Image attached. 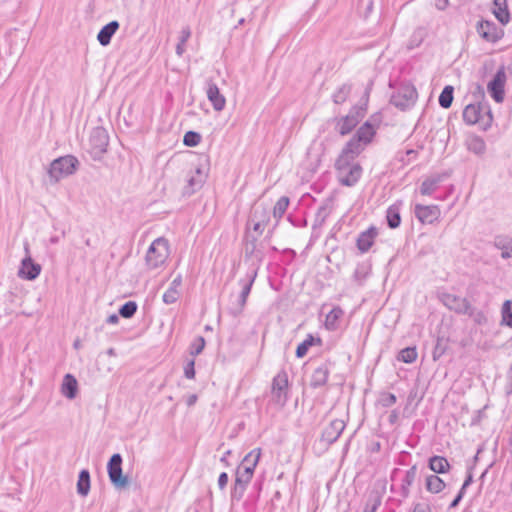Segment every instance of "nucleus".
I'll return each mask as SVG.
<instances>
[{
  "mask_svg": "<svg viewBox=\"0 0 512 512\" xmlns=\"http://www.w3.org/2000/svg\"><path fill=\"white\" fill-rule=\"evenodd\" d=\"M363 135L360 133L356 140H349L335 161L337 179L343 186H355L362 176L363 169L355 160L365 150L364 140L368 138Z\"/></svg>",
  "mask_w": 512,
  "mask_h": 512,
  "instance_id": "1",
  "label": "nucleus"
},
{
  "mask_svg": "<svg viewBox=\"0 0 512 512\" xmlns=\"http://www.w3.org/2000/svg\"><path fill=\"white\" fill-rule=\"evenodd\" d=\"M169 247L165 238L155 239L149 246L146 253V264L151 269H156L163 265L168 258Z\"/></svg>",
  "mask_w": 512,
  "mask_h": 512,
  "instance_id": "2",
  "label": "nucleus"
},
{
  "mask_svg": "<svg viewBox=\"0 0 512 512\" xmlns=\"http://www.w3.org/2000/svg\"><path fill=\"white\" fill-rule=\"evenodd\" d=\"M78 165L79 161L76 157L72 155L62 156L55 159L50 164L48 174L50 178L57 182L60 179L73 174Z\"/></svg>",
  "mask_w": 512,
  "mask_h": 512,
  "instance_id": "3",
  "label": "nucleus"
},
{
  "mask_svg": "<svg viewBox=\"0 0 512 512\" xmlns=\"http://www.w3.org/2000/svg\"><path fill=\"white\" fill-rule=\"evenodd\" d=\"M418 98L416 88L410 84L401 85L391 96L390 103L402 111L413 107Z\"/></svg>",
  "mask_w": 512,
  "mask_h": 512,
  "instance_id": "4",
  "label": "nucleus"
},
{
  "mask_svg": "<svg viewBox=\"0 0 512 512\" xmlns=\"http://www.w3.org/2000/svg\"><path fill=\"white\" fill-rule=\"evenodd\" d=\"M364 106H353L346 116L339 118L336 122V130L340 135L349 134L365 116Z\"/></svg>",
  "mask_w": 512,
  "mask_h": 512,
  "instance_id": "5",
  "label": "nucleus"
},
{
  "mask_svg": "<svg viewBox=\"0 0 512 512\" xmlns=\"http://www.w3.org/2000/svg\"><path fill=\"white\" fill-rule=\"evenodd\" d=\"M256 276L257 271L254 270L251 273L247 274V277L245 279H241L239 281V284L241 286V292L238 294L236 301L232 303V306L230 308V312L233 316H238L243 312Z\"/></svg>",
  "mask_w": 512,
  "mask_h": 512,
  "instance_id": "6",
  "label": "nucleus"
},
{
  "mask_svg": "<svg viewBox=\"0 0 512 512\" xmlns=\"http://www.w3.org/2000/svg\"><path fill=\"white\" fill-rule=\"evenodd\" d=\"M109 144V136L103 127H95L89 137L90 154L94 159H99L106 151Z\"/></svg>",
  "mask_w": 512,
  "mask_h": 512,
  "instance_id": "7",
  "label": "nucleus"
},
{
  "mask_svg": "<svg viewBox=\"0 0 512 512\" xmlns=\"http://www.w3.org/2000/svg\"><path fill=\"white\" fill-rule=\"evenodd\" d=\"M122 456L115 453L111 456L107 464V471L110 482L118 489L124 488L128 485V477L122 473Z\"/></svg>",
  "mask_w": 512,
  "mask_h": 512,
  "instance_id": "8",
  "label": "nucleus"
},
{
  "mask_svg": "<svg viewBox=\"0 0 512 512\" xmlns=\"http://www.w3.org/2000/svg\"><path fill=\"white\" fill-rule=\"evenodd\" d=\"M288 375L285 371H280L272 380L271 394L273 401L283 407L288 400Z\"/></svg>",
  "mask_w": 512,
  "mask_h": 512,
  "instance_id": "9",
  "label": "nucleus"
},
{
  "mask_svg": "<svg viewBox=\"0 0 512 512\" xmlns=\"http://www.w3.org/2000/svg\"><path fill=\"white\" fill-rule=\"evenodd\" d=\"M476 30L479 36L489 43H496L504 36V30L493 21H479Z\"/></svg>",
  "mask_w": 512,
  "mask_h": 512,
  "instance_id": "10",
  "label": "nucleus"
},
{
  "mask_svg": "<svg viewBox=\"0 0 512 512\" xmlns=\"http://www.w3.org/2000/svg\"><path fill=\"white\" fill-rule=\"evenodd\" d=\"M438 298L446 308L457 314L464 315L469 311L470 302L464 297L443 292L439 294Z\"/></svg>",
  "mask_w": 512,
  "mask_h": 512,
  "instance_id": "11",
  "label": "nucleus"
},
{
  "mask_svg": "<svg viewBox=\"0 0 512 512\" xmlns=\"http://www.w3.org/2000/svg\"><path fill=\"white\" fill-rule=\"evenodd\" d=\"M346 427V423L341 419H334L323 429L320 442L328 447L338 440Z\"/></svg>",
  "mask_w": 512,
  "mask_h": 512,
  "instance_id": "12",
  "label": "nucleus"
},
{
  "mask_svg": "<svg viewBox=\"0 0 512 512\" xmlns=\"http://www.w3.org/2000/svg\"><path fill=\"white\" fill-rule=\"evenodd\" d=\"M381 122V115L379 113L373 114L366 122H364L356 131L354 136L350 140H356L360 133L365 134L368 140H364L365 148L372 142L374 136L376 135V131Z\"/></svg>",
  "mask_w": 512,
  "mask_h": 512,
  "instance_id": "13",
  "label": "nucleus"
},
{
  "mask_svg": "<svg viewBox=\"0 0 512 512\" xmlns=\"http://www.w3.org/2000/svg\"><path fill=\"white\" fill-rule=\"evenodd\" d=\"M25 250H26L27 256L21 261V266H20L18 274L22 279L31 281V280L36 279L40 275L41 265L34 262L32 260V258L30 257L28 245L25 246Z\"/></svg>",
  "mask_w": 512,
  "mask_h": 512,
  "instance_id": "14",
  "label": "nucleus"
},
{
  "mask_svg": "<svg viewBox=\"0 0 512 512\" xmlns=\"http://www.w3.org/2000/svg\"><path fill=\"white\" fill-rule=\"evenodd\" d=\"M415 216L421 223L432 224L438 220L440 209L437 205H415Z\"/></svg>",
  "mask_w": 512,
  "mask_h": 512,
  "instance_id": "15",
  "label": "nucleus"
},
{
  "mask_svg": "<svg viewBox=\"0 0 512 512\" xmlns=\"http://www.w3.org/2000/svg\"><path fill=\"white\" fill-rule=\"evenodd\" d=\"M194 164H196L194 167V174L197 176H194V186H196V184H203L205 182L210 171V160L208 155L198 154L194 159Z\"/></svg>",
  "mask_w": 512,
  "mask_h": 512,
  "instance_id": "16",
  "label": "nucleus"
},
{
  "mask_svg": "<svg viewBox=\"0 0 512 512\" xmlns=\"http://www.w3.org/2000/svg\"><path fill=\"white\" fill-rule=\"evenodd\" d=\"M504 84L505 73L503 71H498L488 84V90L497 103L502 102L504 99Z\"/></svg>",
  "mask_w": 512,
  "mask_h": 512,
  "instance_id": "17",
  "label": "nucleus"
},
{
  "mask_svg": "<svg viewBox=\"0 0 512 512\" xmlns=\"http://www.w3.org/2000/svg\"><path fill=\"white\" fill-rule=\"evenodd\" d=\"M377 235L378 230L373 226L368 228L366 231L361 232L357 238V248L362 253L369 251Z\"/></svg>",
  "mask_w": 512,
  "mask_h": 512,
  "instance_id": "18",
  "label": "nucleus"
},
{
  "mask_svg": "<svg viewBox=\"0 0 512 512\" xmlns=\"http://www.w3.org/2000/svg\"><path fill=\"white\" fill-rule=\"evenodd\" d=\"M206 95L216 111H221L224 109L226 99L220 93L219 88L214 83H207Z\"/></svg>",
  "mask_w": 512,
  "mask_h": 512,
  "instance_id": "19",
  "label": "nucleus"
},
{
  "mask_svg": "<svg viewBox=\"0 0 512 512\" xmlns=\"http://www.w3.org/2000/svg\"><path fill=\"white\" fill-rule=\"evenodd\" d=\"M119 22L113 20L106 25H104L97 34V40L102 46H107L110 44L112 37L119 29Z\"/></svg>",
  "mask_w": 512,
  "mask_h": 512,
  "instance_id": "20",
  "label": "nucleus"
},
{
  "mask_svg": "<svg viewBox=\"0 0 512 512\" xmlns=\"http://www.w3.org/2000/svg\"><path fill=\"white\" fill-rule=\"evenodd\" d=\"M330 369L327 363L318 366L312 373L310 385L313 388H319L327 383Z\"/></svg>",
  "mask_w": 512,
  "mask_h": 512,
  "instance_id": "21",
  "label": "nucleus"
},
{
  "mask_svg": "<svg viewBox=\"0 0 512 512\" xmlns=\"http://www.w3.org/2000/svg\"><path fill=\"white\" fill-rule=\"evenodd\" d=\"M78 391V383L76 378L71 374H66L61 385L62 394L72 400L76 397Z\"/></svg>",
  "mask_w": 512,
  "mask_h": 512,
  "instance_id": "22",
  "label": "nucleus"
},
{
  "mask_svg": "<svg viewBox=\"0 0 512 512\" xmlns=\"http://www.w3.org/2000/svg\"><path fill=\"white\" fill-rule=\"evenodd\" d=\"M494 246L501 250V257L509 259L512 257V238L509 236L499 235L494 238Z\"/></svg>",
  "mask_w": 512,
  "mask_h": 512,
  "instance_id": "23",
  "label": "nucleus"
},
{
  "mask_svg": "<svg viewBox=\"0 0 512 512\" xmlns=\"http://www.w3.org/2000/svg\"><path fill=\"white\" fill-rule=\"evenodd\" d=\"M181 283H182V279L180 276H177L172 280L169 288L163 294L164 303L173 304L177 301V299L180 296L179 288L181 286Z\"/></svg>",
  "mask_w": 512,
  "mask_h": 512,
  "instance_id": "24",
  "label": "nucleus"
},
{
  "mask_svg": "<svg viewBox=\"0 0 512 512\" xmlns=\"http://www.w3.org/2000/svg\"><path fill=\"white\" fill-rule=\"evenodd\" d=\"M482 111L480 104H468L463 111V120L468 125H474L480 121Z\"/></svg>",
  "mask_w": 512,
  "mask_h": 512,
  "instance_id": "25",
  "label": "nucleus"
},
{
  "mask_svg": "<svg viewBox=\"0 0 512 512\" xmlns=\"http://www.w3.org/2000/svg\"><path fill=\"white\" fill-rule=\"evenodd\" d=\"M270 220V211L263 203L255 204L250 215V222H261L268 224Z\"/></svg>",
  "mask_w": 512,
  "mask_h": 512,
  "instance_id": "26",
  "label": "nucleus"
},
{
  "mask_svg": "<svg viewBox=\"0 0 512 512\" xmlns=\"http://www.w3.org/2000/svg\"><path fill=\"white\" fill-rule=\"evenodd\" d=\"M428 467L435 474H444L450 470L451 466L445 457L435 455L429 458Z\"/></svg>",
  "mask_w": 512,
  "mask_h": 512,
  "instance_id": "27",
  "label": "nucleus"
},
{
  "mask_svg": "<svg viewBox=\"0 0 512 512\" xmlns=\"http://www.w3.org/2000/svg\"><path fill=\"white\" fill-rule=\"evenodd\" d=\"M260 456H261V449L260 448L253 449L244 458V464L251 462V465H245V466L241 465L239 468L242 471L246 472L252 478L255 467L257 466V464L259 462Z\"/></svg>",
  "mask_w": 512,
  "mask_h": 512,
  "instance_id": "28",
  "label": "nucleus"
},
{
  "mask_svg": "<svg viewBox=\"0 0 512 512\" xmlns=\"http://www.w3.org/2000/svg\"><path fill=\"white\" fill-rule=\"evenodd\" d=\"M466 146L470 152L478 156H482L486 152V143L484 139L477 135L469 136L466 140Z\"/></svg>",
  "mask_w": 512,
  "mask_h": 512,
  "instance_id": "29",
  "label": "nucleus"
},
{
  "mask_svg": "<svg viewBox=\"0 0 512 512\" xmlns=\"http://www.w3.org/2000/svg\"><path fill=\"white\" fill-rule=\"evenodd\" d=\"M417 473H418V469H417L416 465H413L406 471L405 476L402 480V484H401V495L403 497L406 498L409 496L410 487L415 482V480L417 478Z\"/></svg>",
  "mask_w": 512,
  "mask_h": 512,
  "instance_id": "30",
  "label": "nucleus"
},
{
  "mask_svg": "<svg viewBox=\"0 0 512 512\" xmlns=\"http://www.w3.org/2000/svg\"><path fill=\"white\" fill-rule=\"evenodd\" d=\"M344 315V311L339 307H334L327 315L325 319V327L330 331H335L339 327V320Z\"/></svg>",
  "mask_w": 512,
  "mask_h": 512,
  "instance_id": "31",
  "label": "nucleus"
},
{
  "mask_svg": "<svg viewBox=\"0 0 512 512\" xmlns=\"http://www.w3.org/2000/svg\"><path fill=\"white\" fill-rule=\"evenodd\" d=\"M425 487L430 493L438 494L445 489L446 483L438 475L431 474L425 479Z\"/></svg>",
  "mask_w": 512,
  "mask_h": 512,
  "instance_id": "32",
  "label": "nucleus"
},
{
  "mask_svg": "<svg viewBox=\"0 0 512 512\" xmlns=\"http://www.w3.org/2000/svg\"><path fill=\"white\" fill-rule=\"evenodd\" d=\"M494 7L495 17L502 25H506L510 20L506 0H494Z\"/></svg>",
  "mask_w": 512,
  "mask_h": 512,
  "instance_id": "33",
  "label": "nucleus"
},
{
  "mask_svg": "<svg viewBox=\"0 0 512 512\" xmlns=\"http://www.w3.org/2000/svg\"><path fill=\"white\" fill-rule=\"evenodd\" d=\"M386 219L389 228L396 229L400 226L401 216H400V205L393 204L388 207L386 211Z\"/></svg>",
  "mask_w": 512,
  "mask_h": 512,
  "instance_id": "34",
  "label": "nucleus"
},
{
  "mask_svg": "<svg viewBox=\"0 0 512 512\" xmlns=\"http://www.w3.org/2000/svg\"><path fill=\"white\" fill-rule=\"evenodd\" d=\"M90 491V473L87 469L80 471L77 481V493L87 496Z\"/></svg>",
  "mask_w": 512,
  "mask_h": 512,
  "instance_id": "35",
  "label": "nucleus"
},
{
  "mask_svg": "<svg viewBox=\"0 0 512 512\" xmlns=\"http://www.w3.org/2000/svg\"><path fill=\"white\" fill-rule=\"evenodd\" d=\"M441 182L440 176H434L425 179L420 186V193L422 195H431L433 194L439 187Z\"/></svg>",
  "mask_w": 512,
  "mask_h": 512,
  "instance_id": "36",
  "label": "nucleus"
},
{
  "mask_svg": "<svg viewBox=\"0 0 512 512\" xmlns=\"http://www.w3.org/2000/svg\"><path fill=\"white\" fill-rule=\"evenodd\" d=\"M351 85L350 84H343L341 85L332 95V100L335 104H342L344 103L347 98L349 97L351 93Z\"/></svg>",
  "mask_w": 512,
  "mask_h": 512,
  "instance_id": "37",
  "label": "nucleus"
},
{
  "mask_svg": "<svg viewBox=\"0 0 512 512\" xmlns=\"http://www.w3.org/2000/svg\"><path fill=\"white\" fill-rule=\"evenodd\" d=\"M315 341H317L318 343L321 342L319 338L315 339L311 334H309L307 338L297 346L295 352L296 357L303 358L307 354L308 349L314 345Z\"/></svg>",
  "mask_w": 512,
  "mask_h": 512,
  "instance_id": "38",
  "label": "nucleus"
},
{
  "mask_svg": "<svg viewBox=\"0 0 512 512\" xmlns=\"http://www.w3.org/2000/svg\"><path fill=\"white\" fill-rule=\"evenodd\" d=\"M453 92L454 88L450 85L445 86L439 96V105L442 108L448 109L451 107L453 102Z\"/></svg>",
  "mask_w": 512,
  "mask_h": 512,
  "instance_id": "39",
  "label": "nucleus"
},
{
  "mask_svg": "<svg viewBox=\"0 0 512 512\" xmlns=\"http://www.w3.org/2000/svg\"><path fill=\"white\" fill-rule=\"evenodd\" d=\"M417 356L418 353L415 347H406L399 352L397 359L404 363H413Z\"/></svg>",
  "mask_w": 512,
  "mask_h": 512,
  "instance_id": "40",
  "label": "nucleus"
},
{
  "mask_svg": "<svg viewBox=\"0 0 512 512\" xmlns=\"http://www.w3.org/2000/svg\"><path fill=\"white\" fill-rule=\"evenodd\" d=\"M289 205V198L286 196L280 197L273 208V216L280 219L286 212Z\"/></svg>",
  "mask_w": 512,
  "mask_h": 512,
  "instance_id": "41",
  "label": "nucleus"
},
{
  "mask_svg": "<svg viewBox=\"0 0 512 512\" xmlns=\"http://www.w3.org/2000/svg\"><path fill=\"white\" fill-rule=\"evenodd\" d=\"M466 315H468L477 325L481 326L486 325L488 323V318L486 314L482 310H477L473 308L471 305Z\"/></svg>",
  "mask_w": 512,
  "mask_h": 512,
  "instance_id": "42",
  "label": "nucleus"
},
{
  "mask_svg": "<svg viewBox=\"0 0 512 512\" xmlns=\"http://www.w3.org/2000/svg\"><path fill=\"white\" fill-rule=\"evenodd\" d=\"M138 305L135 301H128L124 303L119 309V315L123 318L129 319L137 312Z\"/></svg>",
  "mask_w": 512,
  "mask_h": 512,
  "instance_id": "43",
  "label": "nucleus"
},
{
  "mask_svg": "<svg viewBox=\"0 0 512 512\" xmlns=\"http://www.w3.org/2000/svg\"><path fill=\"white\" fill-rule=\"evenodd\" d=\"M502 323L512 327V302L506 300L502 305Z\"/></svg>",
  "mask_w": 512,
  "mask_h": 512,
  "instance_id": "44",
  "label": "nucleus"
},
{
  "mask_svg": "<svg viewBox=\"0 0 512 512\" xmlns=\"http://www.w3.org/2000/svg\"><path fill=\"white\" fill-rule=\"evenodd\" d=\"M397 401L396 396L393 393L382 392L377 400L378 405L383 408H389L393 406Z\"/></svg>",
  "mask_w": 512,
  "mask_h": 512,
  "instance_id": "45",
  "label": "nucleus"
},
{
  "mask_svg": "<svg viewBox=\"0 0 512 512\" xmlns=\"http://www.w3.org/2000/svg\"><path fill=\"white\" fill-rule=\"evenodd\" d=\"M247 485L234 482V487L231 491L232 499L240 500L246 490Z\"/></svg>",
  "mask_w": 512,
  "mask_h": 512,
  "instance_id": "46",
  "label": "nucleus"
},
{
  "mask_svg": "<svg viewBox=\"0 0 512 512\" xmlns=\"http://www.w3.org/2000/svg\"><path fill=\"white\" fill-rule=\"evenodd\" d=\"M251 479L252 478L246 472L242 471L240 468L237 469L235 482L248 485Z\"/></svg>",
  "mask_w": 512,
  "mask_h": 512,
  "instance_id": "47",
  "label": "nucleus"
},
{
  "mask_svg": "<svg viewBox=\"0 0 512 512\" xmlns=\"http://www.w3.org/2000/svg\"><path fill=\"white\" fill-rule=\"evenodd\" d=\"M190 37V31L189 29H184L182 31V36H181V40L180 42L177 44L176 46V53L178 55H182V53L184 52V48H183V45L184 43L188 40V38Z\"/></svg>",
  "mask_w": 512,
  "mask_h": 512,
  "instance_id": "48",
  "label": "nucleus"
},
{
  "mask_svg": "<svg viewBox=\"0 0 512 512\" xmlns=\"http://www.w3.org/2000/svg\"><path fill=\"white\" fill-rule=\"evenodd\" d=\"M445 352V348L441 346L440 339L437 340V343L432 352L433 360H438Z\"/></svg>",
  "mask_w": 512,
  "mask_h": 512,
  "instance_id": "49",
  "label": "nucleus"
},
{
  "mask_svg": "<svg viewBox=\"0 0 512 512\" xmlns=\"http://www.w3.org/2000/svg\"><path fill=\"white\" fill-rule=\"evenodd\" d=\"M204 346H205L204 338L202 336H199L194 341V356L201 353V351L204 349Z\"/></svg>",
  "mask_w": 512,
  "mask_h": 512,
  "instance_id": "50",
  "label": "nucleus"
},
{
  "mask_svg": "<svg viewBox=\"0 0 512 512\" xmlns=\"http://www.w3.org/2000/svg\"><path fill=\"white\" fill-rule=\"evenodd\" d=\"M228 474L226 472H222L220 475H219V478H218V486L221 490H223L227 483H228Z\"/></svg>",
  "mask_w": 512,
  "mask_h": 512,
  "instance_id": "51",
  "label": "nucleus"
},
{
  "mask_svg": "<svg viewBox=\"0 0 512 512\" xmlns=\"http://www.w3.org/2000/svg\"><path fill=\"white\" fill-rule=\"evenodd\" d=\"M412 512H431L430 507L426 504L417 503Z\"/></svg>",
  "mask_w": 512,
  "mask_h": 512,
  "instance_id": "52",
  "label": "nucleus"
},
{
  "mask_svg": "<svg viewBox=\"0 0 512 512\" xmlns=\"http://www.w3.org/2000/svg\"><path fill=\"white\" fill-rule=\"evenodd\" d=\"M256 238H253L251 241L247 242L245 251L247 254H252L256 248Z\"/></svg>",
  "mask_w": 512,
  "mask_h": 512,
  "instance_id": "53",
  "label": "nucleus"
},
{
  "mask_svg": "<svg viewBox=\"0 0 512 512\" xmlns=\"http://www.w3.org/2000/svg\"><path fill=\"white\" fill-rule=\"evenodd\" d=\"M184 373L186 378L192 379V360H188L184 367Z\"/></svg>",
  "mask_w": 512,
  "mask_h": 512,
  "instance_id": "54",
  "label": "nucleus"
},
{
  "mask_svg": "<svg viewBox=\"0 0 512 512\" xmlns=\"http://www.w3.org/2000/svg\"><path fill=\"white\" fill-rule=\"evenodd\" d=\"M253 224V230L257 232L258 234H262L266 225L265 223L261 222H251Z\"/></svg>",
  "mask_w": 512,
  "mask_h": 512,
  "instance_id": "55",
  "label": "nucleus"
},
{
  "mask_svg": "<svg viewBox=\"0 0 512 512\" xmlns=\"http://www.w3.org/2000/svg\"><path fill=\"white\" fill-rule=\"evenodd\" d=\"M183 142H184V144L186 146L192 147V143H193V140H192V130H189V131H187L185 133Z\"/></svg>",
  "mask_w": 512,
  "mask_h": 512,
  "instance_id": "56",
  "label": "nucleus"
},
{
  "mask_svg": "<svg viewBox=\"0 0 512 512\" xmlns=\"http://www.w3.org/2000/svg\"><path fill=\"white\" fill-rule=\"evenodd\" d=\"M449 5V0H435V6L438 10H445Z\"/></svg>",
  "mask_w": 512,
  "mask_h": 512,
  "instance_id": "57",
  "label": "nucleus"
},
{
  "mask_svg": "<svg viewBox=\"0 0 512 512\" xmlns=\"http://www.w3.org/2000/svg\"><path fill=\"white\" fill-rule=\"evenodd\" d=\"M462 498L463 497L461 496V494H457L456 497L453 499V501L450 503L449 508L450 509L456 508L459 505Z\"/></svg>",
  "mask_w": 512,
  "mask_h": 512,
  "instance_id": "58",
  "label": "nucleus"
},
{
  "mask_svg": "<svg viewBox=\"0 0 512 512\" xmlns=\"http://www.w3.org/2000/svg\"><path fill=\"white\" fill-rule=\"evenodd\" d=\"M106 322L108 324H112V325H115L119 322V317L117 314H111L108 316V318L106 319Z\"/></svg>",
  "mask_w": 512,
  "mask_h": 512,
  "instance_id": "59",
  "label": "nucleus"
},
{
  "mask_svg": "<svg viewBox=\"0 0 512 512\" xmlns=\"http://www.w3.org/2000/svg\"><path fill=\"white\" fill-rule=\"evenodd\" d=\"M398 420V412L396 410H393L389 415V422L390 424H395Z\"/></svg>",
  "mask_w": 512,
  "mask_h": 512,
  "instance_id": "60",
  "label": "nucleus"
},
{
  "mask_svg": "<svg viewBox=\"0 0 512 512\" xmlns=\"http://www.w3.org/2000/svg\"><path fill=\"white\" fill-rule=\"evenodd\" d=\"M472 482H473V476H472L471 472H469L467 474L466 479L464 480L463 484L469 486Z\"/></svg>",
  "mask_w": 512,
  "mask_h": 512,
  "instance_id": "61",
  "label": "nucleus"
},
{
  "mask_svg": "<svg viewBox=\"0 0 512 512\" xmlns=\"http://www.w3.org/2000/svg\"><path fill=\"white\" fill-rule=\"evenodd\" d=\"M406 156L411 157V158H415L417 156V151L414 150V149H408L406 151Z\"/></svg>",
  "mask_w": 512,
  "mask_h": 512,
  "instance_id": "62",
  "label": "nucleus"
},
{
  "mask_svg": "<svg viewBox=\"0 0 512 512\" xmlns=\"http://www.w3.org/2000/svg\"><path fill=\"white\" fill-rule=\"evenodd\" d=\"M201 141V135L194 131V147L197 146Z\"/></svg>",
  "mask_w": 512,
  "mask_h": 512,
  "instance_id": "63",
  "label": "nucleus"
},
{
  "mask_svg": "<svg viewBox=\"0 0 512 512\" xmlns=\"http://www.w3.org/2000/svg\"><path fill=\"white\" fill-rule=\"evenodd\" d=\"M467 487H468L467 485L462 484V486H461V488H460V490H459L458 494H461V496H462V497H464V495H465V493H466V489H467Z\"/></svg>",
  "mask_w": 512,
  "mask_h": 512,
  "instance_id": "64",
  "label": "nucleus"
}]
</instances>
